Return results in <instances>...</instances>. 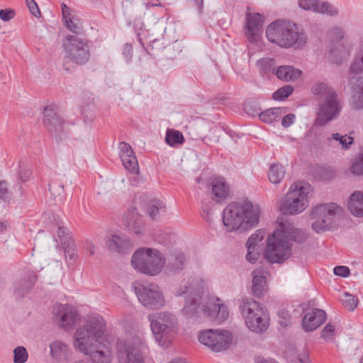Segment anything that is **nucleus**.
<instances>
[{"mask_svg":"<svg viewBox=\"0 0 363 363\" xmlns=\"http://www.w3.org/2000/svg\"><path fill=\"white\" fill-rule=\"evenodd\" d=\"M74 347L89 357L76 363H111L112 354L106 340V323L101 316H93L79 327L74 335Z\"/></svg>","mask_w":363,"mask_h":363,"instance_id":"f257e3e1","label":"nucleus"},{"mask_svg":"<svg viewBox=\"0 0 363 363\" xmlns=\"http://www.w3.org/2000/svg\"><path fill=\"white\" fill-rule=\"evenodd\" d=\"M202 294L203 287L199 281L185 285L177 291V296L186 294V303L182 311L183 314L189 318H196L203 313L218 323L225 320L229 315L228 307L216 303L214 300L208 301L201 307L200 298Z\"/></svg>","mask_w":363,"mask_h":363,"instance_id":"f03ea898","label":"nucleus"},{"mask_svg":"<svg viewBox=\"0 0 363 363\" xmlns=\"http://www.w3.org/2000/svg\"><path fill=\"white\" fill-rule=\"evenodd\" d=\"M280 229L276 230L267 238L265 258L271 263H281L291 255L289 238L296 242H303L307 234L302 230L294 228L287 220L278 218Z\"/></svg>","mask_w":363,"mask_h":363,"instance_id":"7ed1b4c3","label":"nucleus"},{"mask_svg":"<svg viewBox=\"0 0 363 363\" xmlns=\"http://www.w3.org/2000/svg\"><path fill=\"white\" fill-rule=\"evenodd\" d=\"M259 206L249 201L232 203L223 210V225L228 231L245 232L259 223Z\"/></svg>","mask_w":363,"mask_h":363,"instance_id":"20e7f679","label":"nucleus"},{"mask_svg":"<svg viewBox=\"0 0 363 363\" xmlns=\"http://www.w3.org/2000/svg\"><path fill=\"white\" fill-rule=\"evenodd\" d=\"M267 39L279 47L296 48L303 47L307 43V37L298 26L289 21L277 20L272 22L266 30Z\"/></svg>","mask_w":363,"mask_h":363,"instance_id":"39448f33","label":"nucleus"},{"mask_svg":"<svg viewBox=\"0 0 363 363\" xmlns=\"http://www.w3.org/2000/svg\"><path fill=\"white\" fill-rule=\"evenodd\" d=\"M311 91L314 94L321 96L315 124L323 126L336 119L340 115L342 105L335 90L326 83L319 82L312 86Z\"/></svg>","mask_w":363,"mask_h":363,"instance_id":"423d86ee","label":"nucleus"},{"mask_svg":"<svg viewBox=\"0 0 363 363\" xmlns=\"http://www.w3.org/2000/svg\"><path fill=\"white\" fill-rule=\"evenodd\" d=\"M62 47L65 51L63 62L65 70L70 72L72 69L73 67L68 65L69 62L76 65H83L89 60L90 48L86 38L69 34L65 38Z\"/></svg>","mask_w":363,"mask_h":363,"instance_id":"0eeeda50","label":"nucleus"},{"mask_svg":"<svg viewBox=\"0 0 363 363\" xmlns=\"http://www.w3.org/2000/svg\"><path fill=\"white\" fill-rule=\"evenodd\" d=\"M131 264L137 271L149 276H155L162 270L165 258L156 249L140 248L134 252Z\"/></svg>","mask_w":363,"mask_h":363,"instance_id":"6e6552de","label":"nucleus"},{"mask_svg":"<svg viewBox=\"0 0 363 363\" xmlns=\"http://www.w3.org/2000/svg\"><path fill=\"white\" fill-rule=\"evenodd\" d=\"M152 332L160 345H164L169 335L177 327L176 316L167 311L157 312L147 316Z\"/></svg>","mask_w":363,"mask_h":363,"instance_id":"1a4fd4ad","label":"nucleus"},{"mask_svg":"<svg viewBox=\"0 0 363 363\" xmlns=\"http://www.w3.org/2000/svg\"><path fill=\"white\" fill-rule=\"evenodd\" d=\"M305 187L298 184H294L286 196L280 199L279 209L283 214H297L302 212L307 206V195Z\"/></svg>","mask_w":363,"mask_h":363,"instance_id":"9d476101","label":"nucleus"},{"mask_svg":"<svg viewBox=\"0 0 363 363\" xmlns=\"http://www.w3.org/2000/svg\"><path fill=\"white\" fill-rule=\"evenodd\" d=\"M146 345L138 336L118 342L119 363H143V352Z\"/></svg>","mask_w":363,"mask_h":363,"instance_id":"9b49d317","label":"nucleus"},{"mask_svg":"<svg viewBox=\"0 0 363 363\" xmlns=\"http://www.w3.org/2000/svg\"><path fill=\"white\" fill-rule=\"evenodd\" d=\"M342 208L335 203H323L313 208L311 216L315 221L312 228L316 233L329 229L333 218L342 213Z\"/></svg>","mask_w":363,"mask_h":363,"instance_id":"f8f14e48","label":"nucleus"},{"mask_svg":"<svg viewBox=\"0 0 363 363\" xmlns=\"http://www.w3.org/2000/svg\"><path fill=\"white\" fill-rule=\"evenodd\" d=\"M199 341L216 352L226 350L232 342V335L227 330L208 329L201 332Z\"/></svg>","mask_w":363,"mask_h":363,"instance_id":"ddd939ff","label":"nucleus"},{"mask_svg":"<svg viewBox=\"0 0 363 363\" xmlns=\"http://www.w3.org/2000/svg\"><path fill=\"white\" fill-rule=\"evenodd\" d=\"M135 293L139 301L147 308L160 309L166 304L164 296L157 285H140L135 287Z\"/></svg>","mask_w":363,"mask_h":363,"instance_id":"4468645a","label":"nucleus"},{"mask_svg":"<svg viewBox=\"0 0 363 363\" xmlns=\"http://www.w3.org/2000/svg\"><path fill=\"white\" fill-rule=\"evenodd\" d=\"M52 315L56 324L65 330L72 328L79 318L77 311L69 305H55L52 308Z\"/></svg>","mask_w":363,"mask_h":363,"instance_id":"2eb2a0df","label":"nucleus"},{"mask_svg":"<svg viewBox=\"0 0 363 363\" xmlns=\"http://www.w3.org/2000/svg\"><path fill=\"white\" fill-rule=\"evenodd\" d=\"M43 115V125L52 136L57 138L65 132L66 123L54 106H46Z\"/></svg>","mask_w":363,"mask_h":363,"instance_id":"dca6fc26","label":"nucleus"},{"mask_svg":"<svg viewBox=\"0 0 363 363\" xmlns=\"http://www.w3.org/2000/svg\"><path fill=\"white\" fill-rule=\"evenodd\" d=\"M247 31L245 33L251 43L256 42L261 33L263 26V16L259 13H247Z\"/></svg>","mask_w":363,"mask_h":363,"instance_id":"f3484780","label":"nucleus"},{"mask_svg":"<svg viewBox=\"0 0 363 363\" xmlns=\"http://www.w3.org/2000/svg\"><path fill=\"white\" fill-rule=\"evenodd\" d=\"M120 157L124 167L130 173L138 174L139 165L130 145L125 142L119 145Z\"/></svg>","mask_w":363,"mask_h":363,"instance_id":"a211bd4d","label":"nucleus"},{"mask_svg":"<svg viewBox=\"0 0 363 363\" xmlns=\"http://www.w3.org/2000/svg\"><path fill=\"white\" fill-rule=\"evenodd\" d=\"M298 5L300 8L320 13H327L330 16L338 14V10L328 2L318 0H299Z\"/></svg>","mask_w":363,"mask_h":363,"instance_id":"6ab92c4d","label":"nucleus"},{"mask_svg":"<svg viewBox=\"0 0 363 363\" xmlns=\"http://www.w3.org/2000/svg\"><path fill=\"white\" fill-rule=\"evenodd\" d=\"M327 318L325 311L315 308L304 315L302 325L306 331H312L323 324Z\"/></svg>","mask_w":363,"mask_h":363,"instance_id":"aec40b11","label":"nucleus"},{"mask_svg":"<svg viewBox=\"0 0 363 363\" xmlns=\"http://www.w3.org/2000/svg\"><path fill=\"white\" fill-rule=\"evenodd\" d=\"M247 328L252 332L261 334L267 330L269 326V319L265 308L255 313L245 322Z\"/></svg>","mask_w":363,"mask_h":363,"instance_id":"412c9836","label":"nucleus"},{"mask_svg":"<svg viewBox=\"0 0 363 363\" xmlns=\"http://www.w3.org/2000/svg\"><path fill=\"white\" fill-rule=\"evenodd\" d=\"M123 220L130 231L136 235H140L143 231V221L138 209L132 206L124 215Z\"/></svg>","mask_w":363,"mask_h":363,"instance_id":"4be33fe9","label":"nucleus"},{"mask_svg":"<svg viewBox=\"0 0 363 363\" xmlns=\"http://www.w3.org/2000/svg\"><path fill=\"white\" fill-rule=\"evenodd\" d=\"M352 95L350 104L355 110L363 109V74L351 79Z\"/></svg>","mask_w":363,"mask_h":363,"instance_id":"5701e85b","label":"nucleus"},{"mask_svg":"<svg viewBox=\"0 0 363 363\" xmlns=\"http://www.w3.org/2000/svg\"><path fill=\"white\" fill-rule=\"evenodd\" d=\"M106 245L110 251L120 254L128 253L133 247L129 239L116 235H113L107 239Z\"/></svg>","mask_w":363,"mask_h":363,"instance_id":"b1692460","label":"nucleus"},{"mask_svg":"<svg viewBox=\"0 0 363 363\" xmlns=\"http://www.w3.org/2000/svg\"><path fill=\"white\" fill-rule=\"evenodd\" d=\"M252 294L260 298L267 291L265 272L262 268H257L252 272Z\"/></svg>","mask_w":363,"mask_h":363,"instance_id":"393cba45","label":"nucleus"},{"mask_svg":"<svg viewBox=\"0 0 363 363\" xmlns=\"http://www.w3.org/2000/svg\"><path fill=\"white\" fill-rule=\"evenodd\" d=\"M50 354L57 363H66L70 355V350L65 342L56 340L50 343Z\"/></svg>","mask_w":363,"mask_h":363,"instance_id":"a878e982","label":"nucleus"},{"mask_svg":"<svg viewBox=\"0 0 363 363\" xmlns=\"http://www.w3.org/2000/svg\"><path fill=\"white\" fill-rule=\"evenodd\" d=\"M301 70L290 65H282L276 68L278 79L285 82H295L301 77Z\"/></svg>","mask_w":363,"mask_h":363,"instance_id":"bb28decb","label":"nucleus"},{"mask_svg":"<svg viewBox=\"0 0 363 363\" xmlns=\"http://www.w3.org/2000/svg\"><path fill=\"white\" fill-rule=\"evenodd\" d=\"M211 191L217 202L225 200L230 195V187L223 178L212 182Z\"/></svg>","mask_w":363,"mask_h":363,"instance_id":"cd10ccee","label":"nucleus"},{"mask_svg":"<svg viewBox=\"0 0 363 363\" xmlns=\"http://www.w3.org/2000/svg\"><path fill=\"white\" fill-rule=\"evenodd\" d=\"M240 308L246 321L250 317L252 318L255 313H257L264 308L252 298H245L240 304Z\"/></svg>","mask_w":363,"mask_h":363,"instance_id":"c85d7f7f","label":"nucleus"},{"mask_svg":"<svg viewBox=\"0 0 363 363\" xmlns=\"http://www.w3.org/2000/svg\"><path fill=\"white\" fill-rule=\"evenodd\" d=\"M348 208L355 216H363V192L355 191L350 197Z\"/></svg>","mask_w":363,"mask_h":363,"instance_id":"c756f323","label":"nucleus"},{"mask_svg":"<svg viewBox=\"0 0 363 363\" xmlns=\"http://www.w3.org/2000/svg\"><path fill=\"white\" fill-rule=\"evenodd\" d=\"M37 279V276L30 272L26 278L19 280L15 286V293L19 297H23L26 294L30 291Z\"/></svg>","mask_w":363,"mask_h":363,"instance_id":"7c9ffc66","label":"nucleus"},{"mask_svg":"<svg viewBox=\"0 0 363 363\" xmlns=\"http://www.w3.org/2000/svg\"><path fill=\"white\" fill-rule=\"evenodd\" d=\"M286 113L285 108H271L259 113V118L264 123H271L278 121L283 114Z\"/></svg>","mask_w":363,"mask_h":363,"instance_id":"2f4dec72","label":"nucleus"},{"mask_svg":"<svg viewBox=\"0 0 363 363\" xmlns=\"http://www.w3.org/2000/svg\"><path fill=\"white\" fill-rule=\"evenodd\" d=\"M166 211L164 203L159 199H153L150 201L146 207V212L148 216L153 220L158 219L161 213H164Z\"/></svg>","mask_w":363,"mask_h":363,"instance_id":"473e14b6","label":"nucleus"},{"mask_svg":"<svg viewBox=\"0 0 363 363\" xmlns=\"http://www.w3.org/2000/svg\"><path fill=\"white\" fill-rule=\"evenodd\" d=\"M184 255L179 251H174L168 257L167 267L172 271L181 270L184 267Z\"/></svg>","mask_w":363,"mask_h":363,"instance_id":"72a5a7b5","label":"nucleus"},{"mask_svg":"<svg viewBox=\"0 0 363 363\" xmlns=\"http://www.w3.org/2000/svg\"><path fill=\"white\" fill-rule=\"evenodd\" d=\"M285 173V169L281 164H272L268 172L269 180L273 184H279L284 177Z\"/></svg>","mask_w":363,"mask_h":363,"instance_id":"f704fd0d","label":"nucleus"},{"mask_svg":"<svg viewBox=\"0 0 363 363\" xmlns=\"http://www.w3.org/2000/svg\"><path fill=\"white\" fill-rule=\"evenodd\" d=\"M165 141L169 146L174 147L177 145H182L184 138L181 132L171 129L167 131Z\"/></svg>","mask_w":363,"mask_h":363,"instance_id":"c9c22d12","label":"nucleus"},{"mask_svg":"<svg viewBox=\"0 0 363 363\" xmlns=\"http://www.w3.org/2000/svg\"><path fill=\"white\" fill-rule=\"evenodd\" d=\"M257 66L262 75L267 74L270 72L275 74L276 68L274 67L272 59L262 58L257 61Z\"/></svg>","mask_w":363,"mask_h":363,"instance_id":"e433bc0d","label":"nucleus"},{"mask_svg":"<svg viewBox=\"0 0 363 363\" xmlns=\"http://www.w3.org/2000/svg\"><path fill=\"white\" fill-rule=\"evenodd\" d=\"M332 60L336 64H340L349 55V50L342 46L341 49L335 48L330 50Z\"/></svg>","mask_w":363,"mask_h":363,"instance_id":"4c0bfd02","label":"nucleus"},{"mask_svg":"<svg viewBox=\"0 0 363 363\" xmlns=\"http://www.w3.org/2000/svg\"><path fill=\"white\" fill-rule=\"evenodd\" d=\"M65 25L69 31L75 34L74 35L80 36L84 33V28L78 18H69L65 21Z\"/></svg>","mask_w":363,"mask_h":363,"instance_id":"58836bf2","label":"nucleus"},{"mask_svg":"<svg viewBox=\"0 0 363 363\" xmlns=\"http://www.w3.org/2000/svg\"><path fill=\"white\" fill-rule=\"evenodd\" d=\"M49 191L53 199H61L64 193V185L57 179L52 180L49 184Z\"/></svg>","mask_w":363,"mask_h":363,"instance_id":"ea45409f","label":"nucleus"},{"mask_svg":"<svg viewBox=\"0 0 363 363\" xmlns=\"http://www.w3.org/2000/svg\"><path fill=\"white\" fill-rule=\"evenodd\" d=\"M332 140L339 142V144L342 145L343 149L349 148L354 142L352 137L347 136V135H342L339 133H333L331 137L328 138V141Z\"/></svg>","mask_w":363,"mask_h":363,"instance_id":"a19ab883","label":"nucleus"},{"mask_svg":"<svg viewBox=\"0 0 363 363\" xmlns=\"http://www.w3.org/2000/svg\"><path fill=\"white\" fill-rule=\"evenodd\" d=\"M342 305L349 311H354L358 303V298L347 292L344 293L341 298Z\"/></svg>","mask_w":363,"mask_h":363,"instance_id":"79ce46f5","label":"nucleus"},{"mask_svg":"<svg viewBox=\"0 0 363 363\" xmlns=\"http://www.w3.org/2000/svg\"><path fill=\"white\" fill-rule=\"evenodd\" d=\"M265 235V232L263 230H258L255 233H253L248 238L246 247L250 249L255 248V246L262 240Z\"/></svg>","mask_w":363,"mask_h":363,"instance_id":"37998d69","label":"nucleus"},{"mask_svg":"<svg viewBox=\"0 0 363 363\" xmlns=\"http://www.w3.org/2000/svg\"><path fill=\"white\" fill-rule=\"evenodd\" d=\"M28 357L26 349L23 346H18L13 350V362L25 363Z\"/></svg>","mask_w":363,"mask_h":363,"instance_id":"c03bdc74","label":"nucleus"},{"mask_svg":"<svg viewBox=\"0 0 363 363\" xmlns=\"http://www.w3.org/2000/svg\"><path fill=\"white\" fill-rule=\"evenodd\" d=\"M294 88L291 85H285L278 89L273 94V99L275 100H284L292 94Z\"/></svg>","mask_w":363,"mask_h":363,"instance_id":"a18cd8bd","label":"nucleus"},{"mask_svg":"<svg viewBox=\"0 0 363 363\" xmlns=\"http://www.w3.org/2000/svg\"><path fill=\"white\" fill-rule=\"evenodd\" d=\"M67 235V230L63 226L59 225L57 229V236L62 247H65L66 245H72L73 244V240L70 237L68 238Z\"/></svg>","mask_w":363,"mask_h":363,"instance_id":"49530a36","label":"nucleus"},{"mask_svg":"<svg viewBox=\"0 0 363 363\" xmlns=\"http://www.w3.org/2000/svg\"><path fill=\"white\" fill-rule=\"evenodd\" d=\"M351 171L354 175H363V155H359L354 159L351 167Z\"/></svg>","mask_w":363,"mask_h":363,"instance_id":"de8ad7c7","label":"nucleus"},{"mask_svg":"<svg viewBox=\"0 0 363 363\" xmlns=\"http://www.w3.org/2000/svg\"><path fill=\"white\" fill-rule=\"evenodd\" d=\"M18 177L21 182H27L31 175V169L30 166L24 162H21L19 164Z\"/></svg>","mask_w":363,"mask_h":363,"instance_id":"09e8293b","label":"nucleus"},{"mask_svg":"<svg viewBox=\"0 0 363 363\" xmlns=\"http://www.w3.org/2000/svg\"><path fill=\"white\" fill-rule=\"evenodd\" d=\"M350 72L354 74L363 72V55H359L355 57L350 66Z\"/></svg>","mask_w":363,"mask_h":363,"instance_id":"8fccbe9b","label":"nucleus"},{"mask_svg":"<svg viewBox=\"0 0 363 363\" xmlns=\"http://www.w3.org/2000/svg\"><path fill=\"white\" fill-rule=\"evenodd\" d=\"M335 335V326L328 323L321 332V337L326 341H331Z\"/></svg>","mask_w":363,"mask_h":363,"instance_id":"3c124183","label":"nucleus"},{"mask_svg":"<svg viewBox=\"0 0 363 363\" xmlns=\"http://www.w3.org/2000/svg\"><path fill=\"white\" fill-rule=\"evenodd\" d=\"M277 315L279 317L278 322L280 325H281L282 327H287L288 325H289V324L291 323V315L288 311L284 310L279 311L277 312Z\"/></svg>","mask_w":363,"mask_h":363,"instance_id":"603ef678","label":"nucleus"},{"mask_svg":"<svg viewBox=\"0 0 363 363\" xmlns=\"http://www.w3.org/2000/svg\"><path fill=\"white\" fill-rule=\"evenodd\" d=\"M244 110L245 113L250 116H259L261 109L256 107V105L254 102H247L244 104Z\"/></svg>","mask_w":363,"mask_h":363,"instance_id":"864d4df0","label":"nucleus"},{"mask_svg":"<svg viewBox=\"0 0 363 363\" xmlns=\"http://www.w3.org/2000/svg\"><path fill=\"white\" fill-rule=\"evenodd\" d=\"M329 35L333 40H339L343 38L345 32L342 28L335 27L330 31Z\"/></svg>","mask_w":363,"mask_h":363,"instance_id":"5fc2aeb1","label":"nucleus"},{"mask_svg":"<svg viewBox=\"0 0 363 363\" xmlns=\"http://www.w3.org/2000/svg\"><path fill=\"white\" fill-rule=\"evenodd\" d=\"M28 8L30 12L35 16H40V12L36 2L34 0H26Z\"/></svg>","mask_w":363,"mask_h":363,"instance_id":"6e6d98bb","label":"nucleus"},{"mask_svg":"<svg viewBox=\"0 0 363 363\" xmlns=\"http://www.w3.org/2000/svg\"><path fill=\"white\" fill-rule=\"evenodd\" d=\"M15 16V12L13 9H1L0 18L4 21H8L12 19Z\"/></svg>","mask_w":363,"mask_h":363,"instance_id":"4d7b16f0","label":"nucleus"},{"mask_svg":"<svg viewBox=\"0 0 363 363\" xmlns=\"http://www.w3.org/2000/svg\"><path fill=\"white\" fill-rule=\"evenodd\" d=\"M333 271L335 275L342 277H347L350 275V269L346 266H337Z\"/></svg>","mask_w":363,"mask_h":363,"instance_id":"13d9d810","label":"nucleus"},{"mask_svg":"<svg viewBox=\"0 0 363 363\" xmlns=\"http://www.w3.org/2000/svg\"><path fill=\"white\" fill-rule=\"evenodd\" d=\"M10 192L6 182H0V199L6 200L10 198Z\"/></svg>","mask_w":363,"mask_h":363,"instance_id":"bf43d9fd","label":"nucleus"},{"mask_svg":"<svg viewBox=\"0 0 363 363\" xmlns=\"http://www.w3.org/2000/svg\"><path fill=\"white\" fill-rule=\"evenodd\" d=\"M62 14L64 21L69 20V18H73L74 16L72 14V11L65 4H61Z\"/></svg>","mask_w":363,"mask_h":363,"instance_id":"052dcab7","label":"nucleus"},{"mask_svg":"<svg viewBox=\"0 0 363 363\" xmlns=\"http://www.w3.org/2000/svg\"><path fill=\"white\" fill-rule=\"evenodd\" d=\"M295 118L296 116L294 113L286 115L281 120V125L285 128L289 127L291 124H293Z\"/></svg>","mask_w":363,"mask_h":363,"instance_id":"680f3d73","label":"nucleus"},{"mask_svg":"<svg viewBox=\"0 0 363 363\" xmlns=\"http://www.w3.org/2000/svg\"><path fill=\"white\" fill-rule=\"evenodd\" d=\"M259 253L255 252L254 249L247 248L246 259L251 263H255L259 258Z\"/></svg>","mask_w":363,"mask_h":363,"instance_id":"e2e57ef3","label":"nucleus"},{"mask_svg":"<svg viewBox=\"0 0 363 363\" xmlns=\"http://www.w3.org/2000/svg\"><path fill=\"white\" fill-rule=\"evenodd\" d=\"M84 249L89 252V256H93L95 253V246L90 240H85L83 243Z\"/></svg>","mask_w":363,"mask_h":363,"instance_id":"0e129e2a","label":"nucleus"},{"mask_svg":"<svg viewBox=\"0 0 363 363\" xmlns=\"http://www.w3.org/2000/svg\"><path fill=\"white\" fill-rule=\"evenodd\" d=\"M133 48L130 44L126 43L123 50V55L125 56L126 60L128 62L132 58Z\"/></svg>","mask_w":363,"mask_h":363,"instance_id":"69168bd1","label":"nucleus"},{"mask_svg":"<svg viewBox=\"0 0 363 363\" xmlns=\"http://www.w3.org/2000/svg\"><path fill=\"white\" fill-rule=\"evenodd\" d=\"M65 250V256H69L71 259H74L76 253L73 249L71 248V245H66L65 247H62Z\"/></svg>","mask_w":363,"mask_h":363,"instance_id":"338daca9","label":"nucleus"},{"mask_svg":"<svg viewBox=\"0 0 363 363\" xmlns=\"http://www.w3.org/2000/svg\"><path fill=\"white\" fill-rule=\"evenodd\" d=\"M298 363H310L308 354L305 352L299 354Z\"/></svg>","mask_w":363,"mask_h":363,"instance_id":"774afa93","label":"nucleus"}]
</instances>
